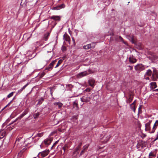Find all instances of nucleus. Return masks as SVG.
Masks as SVG:
<instances>
[{"instance_id": "obj_29", "label": "nucleus", "mask_w": 158, "mask_h": 158, "mask_svg": "<svg viewBox=\"0 0 158 158\" xmlns=\"http://www.w3.org/2000/svg\"><path fill=\"white\" fill-rule=\"evenodd\" d=\"M63 62V60L62 59H60L59 60L56 65L55 66V68H56L57 67H58L62 62Z\"/></svg>"}, {"instance_id": "obj_30", "label": "nucleus", "mask_w": 158, "mask_h": 158, "mask_svg": "<svg viewBox=\"0 0 158 158\" xmlns=\"http://www.w3.org/2000/svg\"><path fill=\"white\" fill-rule=\"evenodd\" d=\"M68 148L69 147L66 145H64L62 148V149L64 150V153L65 152L66 150H68Z\"/></svg>"}, {"instance_id": "obj_57", "label": "nucleus", "mask_w": 158, "mask_h": 158, "mask_svg": "<svg viewBox=\"0 0 158 158\" xmlns=\"http://www.w3.org/2000/svg\"><path fill=\"white\" fill-rule=\"evenodd\" d=\"M6 106L4 108H3V109H4V108L6 107Z\"/></svg>"}, {"instance_id": "obj_39", "label": "nucleus", "mask_w": 158, "mask_h": 158, "mask_svg": "<svg viewBox=\"0 0 158 158\" xmlns=\"http://www.w3.org/2000/svg\"><path fill=\"white\" fill-rule=\"evenodd\" d=\"M58 141H59V140H57L55 142V143L53 144V145L52 147L51 148V149H52L58 143Z\"/></svg>"}, {"instance_id": "obj_31", "label": "nucleus", "mask_w": 158, "mask_h": 158, "mask_svg": "<svg viewBox=\"0 0 158 158\" xmlns=\"http://www.w3.org/2000/svg\"><path fill=\"white\" fill-rule=\"evenodd\" d=\"M88 147V146H86V147L84 148V149L81 151V152L80 153V155L81 156L85 152V151L86 150L87 148Z\"/></svg>"}, {"instance_id": "obj_49", "label": "nucleus", "mask_w": 158, "mask_h": 158, "mask_svg": "<svg viewBox=\"0 0 158 158\" xmlns=\"http://www.w3.org/2000/svg\"><path fill=\"white\" fill-rule=\"evenodd\" d=\"M45 73H42L40 77H43Z\"/></svg>"}, {"instance_id": "obj_27", "label": "nucleus", "mask_w": 158, "mask_h": 158, "mask_svg": "<svg viewBox=\"0 0 158 158\" xmlns=\"http://www.w3.org/2000/svg\"><path fill=\"white\" fill-rule=\"evenodd\" d=\"M150 85L152 88H156L157 86L156 82H151Z\"/></svg>"}, {"instance_id": "obj_3", "label": "nucleus", "mask_w": 158, "mask_h": 158, "mask_svg": "<svg viewBox=\"0 0 158 158\" xmlns=\"http://www.w3.org/2000/svg\"><path fill=\"white\" fill-rule=\"evenodd\" d=\"M135 69L136 71L138 72L142 71L145 69L144 66L142 64H138L135 66Z\"/></svg>"}, {"instance_id": "obj_55", "label": "nucleus", "mask_w": 158, "mask_h": 158, "mask_svg": "<svg viewBox=\"0 0 158 158\" xmlns=\"http://www.w3.org/2000/svg\"><path fill=\"white\" fill-rule=\"evenodd\" d=\"M137 145L139 146V147L140 146V145L139 144V143H138Z\"/></svg>"}, {"instance_id": "obj_19", "label": "nucleus", "mask_w": 158, "mask_h": 158, "mask_svg": "<svg viewBox=\"0 0 158 158\" xmlns=\"http://www.w3.org/2000/svg\"><path fill=\"white\" fill-rule=\"evenodd\" d=\"M64 38L65 39V40L66 41L68 42H70V37L67 35H64L63 36Z\"/></svg>"}, {"instance_id": "obj_58", "label": "nucleus", "mask_w": 158, "mask_h": 158, "mask_svg": "<svg viewBox=\"0 0 158 158\" xmlns=\"http://www.w3.org/2000/svg\"><path fill=\"white\" fill-rule=\"evenodd\" d=\"M90 71V70H89V72Z\"/></svg>"}, {"instance_id": "obj_16", "label": "nucleus", "mask_w": 158, "mask_h": 158, "mask_svg": "<svg viewBox=\"0 0 158 158\" xmlns=\"http://www.w3.org/2000/svg\"><path fill=\"white\" fill-rule=\"evenodd\" d=\"M79 150H77V149L75 148V151L73 152V154L72 155L73 157H74V158H76L77 155L79 153Z\"/></svg>"}, {"instance_id": "obj_36", "label": "nucleus", "mask_w": 158, "mask_h": 158, "mask_svg": "<svg viewBox=\"0 0 158 158\" xmlns=\"http://www.w3.org/2000/svg\"><path fill=\"white\" fill-rule=\"evenodd\" d=\"M82 145V143H79L78 145V146L76 148V149H77V150H80V149L81 148V147Z\"/></svg>"}, {"instance_id": "obj_20", "label": "nucleus", "mask_w": 158, "mask_h": 158, "mask_svg": "<svg viewBox=\"0 0 158 158\" xmlns=\"http://www.w3.org/2000/svg\"><path fill=\"white\" fill-rule=\"evenodd\" d=\"M73 86L71 84H68L66 85V89L67 90L70 91L72 90V88Z\"/></svg>"}, {"instance_id": "obj_28", "label": "nucleus", "mask_w": 158, "mask_h": 158, "mask_svg": "<svg viewBox=\"0 0 158 158\" xmlns=\"http://www.w3.org/2000/svg\"><path fill=\"white\" fill-rule=\"evenodd\" d=\"M91 46H90V45L89 44H88L87 45H84L83 46V48L85 49H89L90 48H91Z\"/></svg>"}, {"instance_id": "obj_33", "label": "nucleus", "mask_w": 158, "mask_h": 158, "mask_svg": "<svg viewBox=\"0 0 158 158\" xmlns=\"http://www.w3.org/2000/svg\"><path fill=\"white\" fill-rule=\"evenodd\" d=\"M118 38L119 40L120 41L122 42L125 44H126V42L124 41L123 39L121 36H119Z\"/></svg>"}, {"instance_id": "obj_61", "label": "nucleus", "mask_w": 158, "mask_h": 158, "mask_svg": "<svg viewBox=\"0 0 158 158\" xmlns=\"http://www.w3.org/2000/svg\"><path fill=\"white\" fill-rule=\"evenodd\" d=\"M112 35H114V34H112Z\"/></svg>"}, {"instance_id": "obj_7", "label": "nucleus", "mask_w": 158, "mask_h": 158, "mask_svg": "<svg viewBox=\"0 0 158 158\" xmlns=\"http://www.w3.org/2000/svg\"><path fill=\"white\" fill-rule=\"evenodd\" d=\"M49 152V150H45L40 152L38 156H40L41 155L42 157H44L48 154Z\"/></svg>"}, {"instance_id": "obj_54", "label": "nucleus", "mask_w": 158, "mask_h": 158, "mask_svg": "<svg viewBox=\"0 0 158 158\" xmlns=\"http://www.w3.org/2000/svg\"><path fill=\"white\" fill-rule=\"evenodd\" d=\"M146 80H149V77H147L146 78Z\"/></svg>"}, {"instance_id": "obj_22", "label": "nucleus", "mask_w": 158, "mask_h": 158, "mask_svg": "<svg viewBox=\"0 0 158 158\" xmlns=\"http://www.w3.org/2000/svg\"><path fill=\"white\" fill-rule=\"evenodd\" d=\"M54 105L57 106L59 108H60L63 105V104L61 102H56L54 103Z\"/></svg>"}, {"instance_id": "obj_53", "label": "nucleus", "mask_w": 158, "mask_h": 158, "mask_svg": "<svg viewBox=\"0 0 158 158\" xmlns=\"http://www.w3.org/2000/svg\"><path fill=\"white\" fill-rule=\"evenodd\" d=\"M72 40H73V42L74 43L75 42V40H74V39L73 37L72 38Z\"/></svg>"}, {"instance_id": "obj_10", "label": "nucleus", "mask_w": 158, "mask_h": 158, "mask_svg": "<svg viewBox=\"0 0 158 158\" xmlns=\"http://www.w3.org/2000/svg\"><path fill=\"white\" fill-rule=\"evenodd\" d=\"M95 81L93 78L90 79L88 80V83L90 86L94 87L95 85Z\"/></svg>"}, {"instance_id": "obj_17", "label": "nucleus", "mask_w": 158, "mask_h": 158, "mask_svg": "<svg viewBox=\"0 0 158 158\" xmlns=\"http://www.w3.org/2000/svg\"><path fill=\"white\" fill-rule=\"evenodd\" d=\"M6 132L4 131H2L0 132V139L3 138L6 135Z\"/></svg>"}, {"instance_id": "obj_41", "label": "nucleus", "mask_w": 158, "mask_h": 158, "mask_svg": "<svg viewBox=\"0 0 158 158\" xmlns=\"http://www.w3.org/2000/svg\"><path fill=\"white\" fill-rule=\"evenodd\" d=\"M61 50L63 52L65 51L66 50V47L64 46H63L61 48Z\"/></svg>"}, {"instance_id": "obj_13", "label": "nucleus", "mask_w": 158, "mask_h": 158, "mask_svg": "<svg viewBox=\"0 0 158 158\" xmlns=\"http://www.w3.org/2000/svg\"><path fill=\"white\" fill-rule=\"evenodd\" d=\"M88 74L87 73L86 71H85L79 73L77 75V77L78 78H80L82 77H83L84 76H86Z\"/></svg>"}, {"instance_id": "obj_1", "label": "nucleus", "mask_w": 158, "mask_h": 158, "mask_svg": "<svg viewBox=\"0 0 158 158\" xmlns=\"http://www.w3.org/2000/svg\"><path fill=\"white\" fill-rule=\"evenodd\" d=\"M110 138V134L108 132H103L100 137V141L102 143H106Z\"/></svg>"}, {"instance_id": "obj_46", "label": "nucleus", "mask_w": 158, "mask_h": 158, "mask_svg": "<svg viewBox=\"0 0 158 158\" xmlns=\"http://www.w3.org/2000/svg\"><path fill=\"white\" fill-rule=\"evenodd\" d=\"M136 103V100H135L132 103L131 105H135Z\"/></svg>"}, {"instance_id": "obj_52", "label": "nucleus", "mask_w": 158, "mask_h": 158, "mask_svg": "<svg viewBox=\"0 0 158 158\" xmlns=\"http://www.w3.org/2000/svg\"><path fill=\"white\" fill-rule=\"evenodd\" d=\"M38 136L39 137H41V135L40 134H38Z\"/></svg>"}, {"instance_id": "obj_15", "label": "nucleus", "mask_w": 158, "mask_h": 158, "mask_svg": "<svg viewBox=\"0 0 158 158\" xmlns=\"http://www.w3.org/2000/svg\"><path fill=\"white\" fill-rule=\"evenodd\" d=\"M50 18L52 19H54L56 21H60V17L58 16L53 15L50 17Z\"/></svg>"}, {"instance_id": "obj_37", "label": "nucleus", "mask_w": 158, "mask_h": 158, "mask_svg": "<svg viewBox=\"0 0 158 158\" xmlns=\"http://www.w3.org/2000/svg\"><path fill=\"white\" fill-rule=\"evenodd\" d=\"M89 44L90 45V46H91V48H93L95 47V43H92L90 44Z\"/></svg>"}, {"instance_id": "obj_12", "label": "nucleus", "mask_w": 158, "mask_h": 158, "mask_svg": "<svg viewBox=\"0 0 158 158\" xmlns=\"http://www.w3.org/2000/svg\"><path fill=\"white\" fill-rule=\"evenodd\" d=\"M152 122V120H149L148 122L145 124V130L146 131H149L150 130V125Z\"/></svg>"}, {"instance_id": "obj_59", "label": "nucleus", "mask_w": 158, "mask_h": 158, "mask_svg": "<svg viewBox=\"0 0 158 158\" xmlns=\"http://www.w3.org/2000/svg\"><path fill=\"white\" fill-rule=\"evenodd\" d=\"M33 158H36V157H34Z\"/></svg>"}, {"instance_id": "obj_14", "label": "nucleus", "mask_w": 158, "mask_h": 158, "mask_svg": "<svg viewBox=\"0 0 158 158\" xmlns=\"http://www.w3.org/2000/svg\"><path fill=\"white\" fill-rule=\"evenodd\" d=\"M158 126V120H156L154 125L153 127L152 128L151 133H153L155 130L156 129L157 127Z\"/></svg>"}, {"instance_id": "obj_4", "label": "nucleus", "mask_w": 158, "mask_h": 158, "mask_svg": "<svg viewBox=\"0 0 158 158\" xmlns=\"http://www.w3.org/2000/svg\"><path fill=\"white\" fill-rule=\"evenodd\" d=\"M90 94L89 95H85L83 96L82 98H81V101L82 102H89L90 100V98L89 97Z\"/></svg>"}, {"instance_id": "obj_48", "label": "nucleus", "mask_w": 158, "mask_h": 158, "mask_svg": "<svg viewBox=\"0 0 158 158\" xmlns=\"http://www.w3.org/2000/svg\"><path fill=\"white\" fill-rule=\"evenodd\" d=\"M91 89H90L87 88L85 89V91L87 92H89L90 91Z\"/></svg>"}, {"instance_id": "obj_11", "label": "nucleus", "mask_w": 158, "mask_h": 158, "mask_svg": "<svg viewBox=\"0 0 158 158\" xmlns=\"http://www.w3.org/2000/svg\"><path fill=\"white\" fill-rule=\"evenodd\" d=\"M129 62L132 64H134L137 61V60L133 57V56L129 58Z\"/></svg>"}, {"instance_id": "obj_51", "label": "nucleus", "mask_w": 158, "mask_h": 158, "mask_svg": "<svg viewBox=\"0 0 158 158\" xmlns=\"http://www.w3.org/2000/svg\"><path fill=\"white\" fill-rule=\"evenodd\" d=\"M12 100H11V101H10V102L8 104L7 106H8V105H10V104L12 102Z\"/></svg>"}, {"instance_id": "obj_38", "label": "nucleus", "mask_w": 158, "mask_h": 158, "mask_svg": "<svg viewBox=\"0 0 158 158\" xmlns=\"http://www.w3.org/2000/svg\"><path fill=\"white\" fill-rule=\"evenodd\" d=\"M131 42L135 44V40L134 37H131Z\"/></svg>"}, {"instance_id": "obj_40", "label": "nucleus", "mask_w": 158, "mask_h": 158, "mask_svg": "<svg viewBox=\"0 0 158 158\" xmlns=\"http://www.w3.org/2000/svg\"><path fill=\"white\" fill-rule=\"evenodd\" d=\"M14 94V92H12L10 94H9L7 96V97L8 98H10V97H12L13 95Z\"/></svg>"}, {"instance_id": "obj_43", "label": "nucleus", "mask_w": 158, "mask_h": 158, "mask_svg": "<svg viewBox=\"0 0 158 158\" xmlns=\"http://www.w3.org/2000/svg\"><path fill=\"white\" fill-rule=\"evenodd\" d=\"M77 116H73L72 118H71V120H74V119H75V120H77Z\"/></svg>"}, {"instance_id": "obj_45", "label": "nucleus", "mask_w": 158, "mask_h": 158, "mask_svg": "<svg viewBox=\"0 0 158 158\" xmlns=\"http://www.w3.org/2000/svg\"><path fill=\"white\" fill-rule=\"evenodd\" d=\"M21 139V137H19L16 140L15 143L17 142H19Z\"/></svg>"}, {"instance_id": "obj_23", "label": "nucleus", "mask_w": 158, "mask_h": 158, "mask_svg": "<svg viewBox=\"0 0 158 158\" xmlns=\"http://www.w3.org/2000/svg\"><path fill=\"white\" fill-rule=\"evenodd\" d=\"M28 112V109H27L26 110L21 114V115L20 116V117L21 118H23L24 116L26 115Z\"/></svg>"}, {"instance_id": "obj_9", "label": "nucleus", "mask_w": 158, "mask_h": 158, "mask_svg": "<svg viewBox=\"0 0 158 158\" xmlns=\"http://www.w3.org/2000/svg\"><path fill=\"white\" fill-rule=\"evenodd\" d=\"M65 6V5L64 3H62L60 5H58L54 7L53 8V9L54 10H59L61 9L64 8Z\"/></svg>"}, {"instance_id": "obj_18", "label": "nucleus", "mask_w": 158, "mask_h": 158, "mask_svg": "<svg viewBox=\"0 0 158 158\" xmlns=\"http://www.w3.org/2000/svg\"><path fill=\"white\" fill-rule=\"evenodd\" d=\"M28 2V0H21L20 5L22 6H26L27 2Z\"/></svg>"}, {"instance_id": "obj_5", "label": "nucleus", "mask_w": 158, "mask_h": 158, "mask_svg": "<svg viewBox=\"0 0 158 158\" xmlns=\"http://www.w3.org/2000/svg\"><path fill=\"white\" fill-rule=\"evenodd\" d=\"M134 97V95L132 93H130L129 94L128 98H127L126 102L127 103H130L133 100Z\"/></svg>"}, {"instance_id": "obj_2", "label": "nucleus", "mask_w": 158, "mask_h": 158, "mask_svg": "<svg viewBox=\"0 0 158 158\" xmlns=\"http://www.w3.org/2000/svg\"><path fill=\"white\" fill-rule=\"evenodd\" d=\"M152 68L153 69V73L151 78L152 81H157L158 78V70L154 67Z\"/></svg>"}, {"instance_id": "obj_25", "label": "nucleus", "mask_w": 158, "mask_h": 158, "mask_svg": "<svg viewBox=\"0 0 158 158\" xmlns=\"http://www.w3.org/2000/svg\"><path fill=\"white\" fill-rule=\"evenodd\" d=\"M130 107L132 110H133L134 112H135L136 107L135 105H131L130 104Z\"/></svg>"}, {"instance_id": "obj_60", "label": "nucleus", "mask_w": 158, "mask_h": 158, "mask_svg": "<svg viewBox=\"0 0 158 158\" xmlns=\"http://www.w3.org/2000/svg\"><path fill=\"white\" fill-rule=\"evenodd\" d=\"M157 158H158V156H157Z\"/></svg>"}, {"instance_id": "obj_50", "label": "nucleus", "mask_w": 158, "mask_h": 158, "mask_svg": "<svg viewBox=\"0 0 158 158\" xmlns=\"http://www.w3.org/2000/svg\"><path fill=\"white\" fill-rule=\"evenodd\" d=\"M158 139V134L157 135L156 138L155 139L154 141H156Z\"/></svg>"}, {"instance_id": "obj_8", "label": "nucleus", "mask_w": 158, "mask_h": 158, "mask_svg": "<svg viewBox=\"0 0 158 158\" xmlns=\"http://www.w3.org/2000/svg\"><path fill=\"white\" fill-rule=\"evenodd\" d=\"M56 60L53 61L52 63H51L50 64L48 67L46 68V69L48 70H51L52 69L54 64L56 63Z\"/></svg>"}, {"instance_id": "obj_6", "label": "nucleus", "mask_w": 158, "mask_h": 158, "mask_svg": "<svg viewBox=\"0 0 158 158\" xmlns=\"http://www.w3.org/2000/svg\"><path fill=\"white\" fill-rule=\"evenodd\" d=\"M52 140L53 139L52 138H47L43 141L42 143H44L45 145L48 146L51 143Z\"/></svg>"}, {"instance_id": "obj_42", "label": "nucleus", "mask_w": 158, "mask_h": 158, "mask_svg": "<svg viewBox=\"0 0 158 158\" xmlns=\"http://www.w3.org/2000/svg\"><path fill=\"white\" fill-rule=\"evenodd\" d=\"M73 105L74 106H76L77 107H78V104L76 101L73 102Z\"/></svg>"}, {"instance_id": "obj_56", "label": "nucleus", "mask_w": 158, "mask_h": 158, "mask_svg": "<svg viewBox=\"0 0 158 158\" xmlns=\"http://www.w3.org/2000/svg\"><path fill=\"white\" fill-rule=\"evenodd\" d=\"M50 92H51V94L52 95V90L51 89L50 90Z\"/></svg>"}, {"instance_id": "obj_35", "label": "nucleus", "mask_w": 158, "mask_h": 158, "mask_svg": "<svg viewBox=\"0 0 158 158\" xmlns=\"http://www.w3.org/2000/svg\"><path fill=\"white\" fill-rule=\"evenodd\" d=\"M156 156V154H154L153 152H150L149 154V156H152V157H155Z\"/></svg>"}, {"instance_id": "obj_44", "label": "nucleus", "mask_w": 158, "mask_h": 158, "mask_svg": "<svg viewBox=\"0 0 158 158\" xmlns=\"http://www.w3.org/2000/svg\"><path fill=\"white\" fill-rule=\"evenodd\" d=\"M141 106H140L138 108V114H139L141 112Z\"/></svg>"}, {"instance_id": "obj_26", "label": "nucleus", "mask_w": 158, "mask_h": 158, "mask_svg": "<svg viewBox=\"0 0 158 158\" xmlns=\"http://www.w3.org/2000/svg\"><path fill=\"white\" fill-rule=\"evenodd\" d=\"M44 101V98H41L39 100H38V102L37 105H40Z\"/></svg>"}, {"instance_id": "obj_62", "label": "nucleus", "mask_w": 158, "mask_h": 158, "mask_svg": "<svg viewBox=\"0 0 158 158\" xmlns=\"http://www.w3.org/2000/svg\"><path fill=\"white\" fill-rule=\"evenodd\" d=\"M60 0H59V1H60Z\"/></svg>"}, {"instance_id": "obj_24", "label": "nucleus", "mask_w": 158, "mask_h": 158, "mask_svg": "<svg viewBox=\"0 0 158 158\" xmlns=\"http://www.w3.org/2000/svg\"><path fill=\"white\" fill-rule=\"evenodd\" d=\"M152 74V71L150 69H148L147 70L145 75H148V76H151Z\"/></svg>"}, {"instance_id": "obj_32", "label": "nucleus", "mask_w": 158, "mask_h": 158, "mask_svg": "<svg viewBox=\"0 0 158 158\" xmlns=\"http://www.w3.org/2000/svg\"><path fill=\"white\" fill-rule=\"evenodd\" d=\"M50 33H48L47 34H46L44 35V40L45 41H46L48 38L49 36Z\"/></svg>"}, {"instance_id": "obj_21", "label": "nucleus", "mask_w": 158, "mask_h": 158, "mask_svg": "<svg viewBox=\"0 0 158 158\" xmlns=\"http://www.w3.org/2000/svg\"><path fill=\"white\" fill-rule=\"evenodd\" d=\"M28 85V84H27L25 85L22 88L20 89H19L18 92V94H20L21 93L22 91L24 90L26 87Z\"/></svg>"}, {"instance_id": "obj_34", "label": "nucleus", "mask_w": 158, "mask_h": 158, "mask_svg": "<svg viewBox=\"0 0 158 158\" xmlns=\"http://www.w3.org/2000/svg\"><path fill=\"white\" fill-rule=\"evenodd\" d=\"M40 114L39 112H38L34 114L33 115L34 117L35 118H38V116L40 115Z\"/></svg>"}, {"instance_id": "obj_47", "label": "nucleus", "mask_w": 158, "mask_h": 158, "mask_svg": "<svg viewBox=\"0 0 158 158\" xmlns=\"http://www.w3.org/2000/svg\"><path fill=\"white\" fill-rule=\"evenodd\" d=\"M128 67H129V69L130 70H132V69H133V67L132 66H130V65H128L127 66Z\"/></svg>"}]
</instances>
